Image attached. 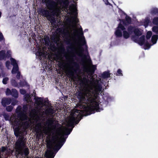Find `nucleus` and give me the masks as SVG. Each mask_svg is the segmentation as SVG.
<instances>
[{
    "instance_id": "32",
    "label": "nucleus",
    "mask_w": 158,
    "mask_h": 158,
    "mask_svg": "<svg viewBox=\"0 0 158 158\" xmlns=\"http://www.w3.org/2000/svg\"><path fill=\"white\" fill-rule=\"evenodd\" d=\"M10 60L11 61V64L13 66L18 65L15 59L13 58H10Z\"/></svg>"
},
{
    "instance_id": "39",
    "label": "nucleus",
    "mask_w": 158,
    "mask_h": 158,
    "mask_svg": "<svg viewBox=\"0 0 158 158\" xmlns=\"http://www.w3.org/2000/svg\"><path fill=\"white\" fill-rule=\"evenodd\" d=\"M152 35V33L151 31H148L147 33L146 38L147 40L150 39Z\"/></svg>"
},
{
    "instance_id": "30",
    "label": "nucleus",
    "mask_w": 158,
    "mask_h": 158,
    "mask_svg": "<svg viewBox=\"0 0 158 158\" xmlns=\"http://www.w3.org/2000/svg\"><path fill=\"white\" fill-rule=\"evenodd\" d=\"M19 67L18 65L14 66L12 69L11 73L12 74L16 73L19 70Z\"/></svg>"
},
{
    "instance_id": "13",
    "label": "nucleus",
    "mask_w": 158,
    "mask_h": 158,
    "mask_svg": "<svg viewBox=\"0 0 158 158\" xmlns=\"http://www.w3.org/2000/svg\"><path fill=\"white\" fill-rule=\"evenodd\" d=\"M137 41L135 42V43H138L139 45L142 46L145 43V36L144 35H142L138 39V37L136 38Z\"/></svg>"
},
{
    "instance_id": "28",
    "label": "nucleus",
    "mask_w": 158,
    "mask_h": 158,
    "mask_svg": "<svg viewBox=\"0 0 158 158\" xmlns=\"http://www.w3.org/2000/svg\"><path fill=\"white\" fill-rule=\"evenodd\" d=\"M96 66L95 65H92L89 70V72L93 74L94 73L96 69Z\"/></svg>"
},
{
    "instance_id": "9",
    "label": "nucleus",
    "mask_w": 158,
    "mask_h": 158,
    "mask_svg": "<svg viewBox=\"0 0 158 158\" xmlns=\"http://www.w3.org/2000/svg\"><path fill=\"white\" fill-rule=\"evenodd\" d=\"M76 118L74 116H72L69 120L67 123V126L69 127H74V123H75L76 124H78L81 118L79 119L77 121H76Z\"/></svg>"
},
{
    "instance_id": "14",
    "label": "nucleus",
    "mask_w": 158,
    "mask_h": 158,
    "mask_svg": "<svg viewBox=\"0 0 158 158\" xmlns=\"http://www.w3.org/2000/svg\"><path fill=\"white\" fill-rule=\"evenodd\" d=\"M80 36L82 37L83 38V40H81V43H82V45H85V46L86 48H87V46L86 45V42L85 40V38L83 35V31L82 28H81V32L79 33ZM86 51L88 52V49H87L86 50Z\"/></svg>"
},
{
    "instance_id": "63",
    "label": "nucleus",
    "mask_w": 158,
    "mask_h": 158,
    "mask_svg": "<svg viewBox=\"0 0 158 158\" xmlns=\"http://www.w3.org/2000/svg\"><path fill=\"white\" fill-rule=\"evenodd\" d=\"M2 152H4L6 150V148L4 147H2Z\"/></svg>"
},
{
    "instance_id": "25",
    "label": "nucleus",
    "mask_w": 158,
    "mask_h": 158,
    "mask_svg": "<svg viewBox=\"0 0 158 158\" xmlns=\"http://www.w3.org/2000/svg\"><path fill=\"white\" fill-rule=\"evenodd\" d=\"M41 124L40 123H38L36 126V127L35 129V132L37 133H39L41 130Z\"/></svg>"
},
{
    "instance_id": "34",
    "label": "nucleus",
    "mask_w": 158,
    "mask_h": 158,
    "mask_svg": "<svg viewBox=\"0 0 158 158\" xmlns=\"http://www.w3.org/2000/svg\"><path fill=\"white\" fill-rule=\"evenodd\" d=\"M153 23L156 26H158V17H154L152 19Z\"/></svg>"
},
{
    "instance_id": "44",
    "label": "nucleus",
    "mask_w": 158,
    "mask_h": 158,
    "mask_svg": "<svg viewBox=\"0 0 158 158\" xmlns=\"http://www.w3.org/2000/svg\"><path fill=\"white\" fill-rule=\"evenodd\" d=\"M23 152L25 156H27L29 153L28 148H25L23 150Z\"/></svg>"
},
{
    "instance_id": "54",
    "label": "nucleus",
    "mask_w": 158,
    "mask_h": 158,
    "mask_svg": "<svg viewBox=\"0 0 158 158\" xmlns=\"http://www.w3.org/2000/svg\"><path fill=\"white\" fill-rule=\"evenodd\" d=\"M20 93L23 95H24L26 94V91L25 89H20Z\"/></svg>"
},
{
    "instance_id": "5",
    "label": "nucleus",
    "mask_w": 158,
    "mask_h": 158,
    "mask_svg": "<svg viewBox=\"0 0 158 158\" xmlns=\"http://www.w3.org/2000/svg\"><path fill=\"white\" fill-rule=\"evenodd\" d=\"M102 88V85L97 83L93 85L90 88V89L93 91V94H98L99 92L101 91Z\"/></svg>"
},
{
    "instance_id": "3",
    "label": "nucleus",
    "mask_w": 158,
    "mask_h": 158,
    "mask_svg": "<svg viewBox=\"0 0 158 158\" xmlns=\"http://www.w3.org/2000/svg\"><path fill=\"white\" fill-rule=\"evenodd\" d=\"M39 12L40 14L41 13L43 16L46 17L48 20H50L52 22L55 21V18L51 16V15L48 10L41 8L39 10Z\"/></svg>"
},
{
    "instance_id": "51",
    "label": "nucleus",
    "mask_w": 158,
    "mask_h": 158,
    "mask_svg": "<svg viewBox=\"0 0 158 158\" xmlns=\"http://www.w3.org/2000/svg\"><path fill=\"white\" fill-rule=\"evenodd\" d=\"M108 98H107L106 100H105L104 102L102 103V105L103 107H106L109 103V102L107 100Z\"/></svg>"
},
{
    "instance_id": "47",
    "label": "nucleus",
    "mask_w": 158,
    "mask_h": 158,
    "mask_svg": "<svg viewBox=\"0 0 158 158\" xmlns=\"http://www.w3.org/2000/svg\"><path fill=\"white\" fill-rule=\"evenodd\" d=\"M70 8L73 10H77V5L74 4H72L70 6Z\"/></svg>"
},
{
    "instance_id": "26",
    "label": "nucleus",
    "mask_w": 158,
    "mask_h": 158,
    "mask_svg": "<svg viewBox=\"0 0 158 158\" xmlns=\"http://www.w3.org/2000/svg\"><path fill=\"white\" fill-rule=\"evenodd\" d=\"M115 34L117 37H120L122 36V31L119 29H117L116 31Z\"/></svg>"
},
{
    "instance_id": "18",
    "label": "nucleus",
    "mask_w": 158,
    "mask_h": 158,
    "mask_svg": "<svg viewBox=\"0 0 158 158\" xmlns=\"http://www.w3.org/2000/svg\"><path fill=\"white\" fill-rule=\"evenodd\" d=\"M112 75V74L110 73L109 71H106L104 72L101 75V77L103 79H105L107 78H109L110 77V75Z\"/></svg>"
},
{
    "instance_id": "23",
    "label": "nucleus",
    "mask_w": 158,
    "mask_h": 158,
    "mask_svg": "<svg viewBox=\"0 0 158 158\" xmlns=\"http://www.w3.org/2000/svg\"><path fill=\"white\" fill-rule=\"evenodd\" d=\"M44 40L45 45L47 46H48L50 42V40H49V36L47 35H45L44 36Z\"/></svg>"
},
{
    "instance_id": "55",
    "label": "nucleus",
    "mask_w": 158,
    "mask_h": 158,
    "mask_svg": "<svg viewBox=\"0 0 158 158\" xmlns=\"http://www.w3.org/2000/svg\"><path fill=\"white\" fill-rule=\"evenodd\" d=\"M2 40H5V39L2 33L1 32H0V41Z\"/></svg>"
},
{
    "instance_id": "11",
    "label": "nucleus",
    "mask_w": 158,
    "mask_h": 158,
    "mask_svg": "<svg viewBox=\"0 0 158 158\" xmlns=\"http://www.w3.org/2000/svg\"><path fill=\"white\" fill-rule=\"evenodd\" d=\"M35 102L36 104L40 105H44L45 104H48L49 103L48 100H44L41 97H37L35 98Z\"/></svg>"
},
{
    "instance_id": "21",
    "label": "nucleus",
    "mask_w": 158,
    "mask_h": 158,
    "mask_svg": "<svg viewBox=\"0 0 158 158\" xmlns=\"http://www.w3.org/2000/svg\"><path fill=\"white\" fill-rule=\"evenodd\" d=\"M11 95L15 98H17L18 97V94L17 90L15 89H12Z\"/></svg>"
},
{
    "instance_id": "36",
    "label": "nucleus",
    "mask_w": 158,
    "mask_h": 158,
    "mask_svg": "<svg viewBox=\"0 0 158 158\" xmlns=\"http://www.w3.org/2000/svg\"><path fill=\"white\" fill-rule=\"evenodd\" d=\"M6 110L9 112H11L12 111L13 108V107L11 105L8 106H6Z\"/></svg>"
},
{
    "instance_id": "57",
    "label": "nucleus",
    "mask_w": 158,
    "mask_h": 158,
    "mask_svg": "<svg viewBox=\"0 0 158 158\" xmlns=\"http://www.w3.org/2000/svg\"><path fill=\"white\" fill-rule=\"evenodd\" d=\"M10 62L9 61L7 60L6 62V65L7 67H9L10 66Z\"/></svg>"
},
{
    "instance_id": "42",
    "label": "nucleus",
    "mask_w": 158,
    "mask_h": 158,
    "mask_svg": "<svg viewBox=\"0 0 158 158\" xmlns=\"http://www.w3.org/2000/svg\"><path fill=\"white\" fill-rule=\"evenodd\" d=\"M11 83L12 86L15 87H17L18 86V84L15 80H12L11 81Z\"/></svg>"
},
{
    "instance_id": "48",
    "label": "nucleus",
    "mask_w": 158,
    "mask_h": 158,
    "mask_svg": "<svg viewBox=\"0 0 158 158\" xmlns=\"http://www.w3.org/2000/svg\"><path fill=\"white\" fill-rule=\"evenodd\" d=\"M3 116L5 118V119L7 121L9 120V115L6 113L4 114H3Z\"/></svg>"
},
{
    "instance_id": "12",
    "label": "nucleus",
    "mask_w": 158,
    "mask_h": 158,
    "mask_svg": "<svg viewBox=\"0 0 158 158\" xmlns=\"http://www.w3.org/2000/svg\"><path fill=\"white\" fill-rule=\"evenodd\" d=\"M11 102V100L10 98H3L2 100V106L5 107L6 105H9L10 104Z\"/></svg>"
},
{
    "instance_id": "7",
    "label": "nucleus",
    "mask_w": 158,
    "mask_h": 158,
    "mask_svg": "<svg viewBox=\"0 0 158 158\" xmlns=\"http://www.w3.org/2000/svg\"><path fill=\"white\" fill-rule=\"evenodd\" d=\"M73 64L75 68H72V71H69L68 73V74L69 76L72 77H74L75 73H76L77 72L79 69V64L75 62H73Z\"/></svg>"
},
{
    "instance_id": "62",
    "label": "nucleus",
    "mask_w": 158,
    "mask_h": 158,
    "mask_svg": "<svg viewBox=\"0 0 158 158\" xmlns=\"http://www.w3.org/2000/svg\"><path fill=\"white\" fill-rule=\"evenodd\" d=\"M86 80V79L85 78H83V80H81V83L84 84Z\"/></svg>"
},
{
    "instance_id": "24",
    "label": "nucleus",
    "mask_w": 158,
    "mask_h": 158,
    "mask_svg": "<svg viewBox=\"0 0 158 158\" xmlns=\"http://www.w3.org/2000/svg\"><path fill=\"white\" fill-rule=\"evenodd\" d=\"M136 27L134 26L130 25L127 28V31L129 33L131 34L134 32V29Z\"/></svg>"
},
{
    "instance_id": "27",
    "label": "nucleus",
    "mask_w": 158,
    "mask_h": 158,
    "mask_svg": "<svg viewBox=\"0 0 158 158\" xmlns=\"http://www.w3.org/2000/svg\"><path fill=\"white\" fill-rule=\"evenodd\" d=\"M57 2L61 4L63 3L64 5H68L69 4L68 0H57Z\"/></svg>"
},
{
    "instance_id": "16",
    "label": "nucleus",
    "mask_w": 158,
    "mask_h": 158,
    "mask_svg": "<svg viewBox=\"0 0 158 158\" xmlns=\"http://www.w3.org/2000/svg\"><path fill=\"white\" fill-rule=\"evenodd\" d=\"M67 137L65 138L64 136L62 135L61 137L60 140L58 141L57 145L60 146V148H61L63 146L66 140Z\"/></svg>"
},
{
    "instance_id": "4",
    "label": "nucleus",
    "mask_w": 158,
    "mask_h": 158,
    "mask_svg": "<svg viewBox=\"0 0 158 158\" xmlns=\"http://www.w3.org/2000/svg\"><path fill=\"white\" fill-rule=\"evenodd\" d=\"M24 137L22 135H20L15 143V146L18 150H21L24 146L25 143L24 140Z\"/></svg>"
},
{
    "instance_id": "1",
    "label": "nucleus",
    "mask_w": 158,
    "mask_h": 158,
    "mask_svg": "<svg viewBox=\"0 0 158 158\" xmlns=\"http://www.w3.org/2000/svg\"><path fill=\"white\" fill-rule=\"evenodd\" d=\"M103 110L102 107L101 108H100L98 102L92 101L90 105L87 106L85 109L84 112L85 115L87 116L94 114L95 111L99 112Z\"/></svg>"
},
{
    "instance_id": "64",
    "label": "nucleus",
    "mask_w": 158,
    "mask_h": 158,
    "mask_svg": "<svg viewBox=\"0 0 158 158\" xmlns=\"http://www.w3.org/2000/svg\"><path fill=\"white\" fill-rule=\"evenodd\" d=\"M16 103L15 102H12L11 105L13 106H15L16 104Z\"/></svg>"
},
{
    "instance_id": "52",
    "label": "nucleus",
    "mask_w": 158,
    "mask_h": 158,
    "mask_svg": "<svg viewBox=\"0 0 158 158\" xmlns=\"http://www.w3.org/2000/svg\"><path fill=\"white\" fill-rule=\"evenodd\" d=\"M60 148V146L58 145H57L55 147V148H54V150L55 151H56V152H58V151L60 148Z\"/></svg>"
},
{
    "instance_id": "50",
    "label": "nucleus",
    "mask_w": 158,
    "mask_h": 158,
    "mask_svg": "<svg viewBox=\"0 0 158 158\" xmlns=\"http://www.w3.org/2000/svg\"><path fill=\"white\" fill-rule=\"evenodd\" d=\"M11 90L9 88H7L6 91V94L7 95H11Z\"/></svg>"
},
{
    "instance_id": "56",
    "label": "nucleus",
    "mask_w": 158,
    "mask_h": 158,
    "mask_svg": "<svg viewBox=\"0 0 158 158\" xmlns=\"http://www.w3.org/2000/svg\"><path fill=\"white\" fill-rule=\"evenodd\" d=\"M20 72H18L17 73V75L16 76V78L18 80H19L20 78Z\"/></svg>"
},
{
    "instance_id": "60",
    "label": "nucleus",
    "mask_w": 158,
    "mask_h": 158,
    "mask_svg": "<svg viewBox=\"0 0 158 158\" xmlns=\"http://www.w3.org/2000/svg\"><path fill=\"white\" fill-rule=\"evenodd\" d=\"M77 97L78 98H82V95L81 92H80L78 93Z\"/></svg>"
},
{
    "instance_id": "53",
    "label": "nucleus",
    "mask_w": 158,
    "mask_h": 158,
    "mask_svg": "<svg viewBox=\"0 0 158 158\" xmlns=\"http://www.w3.org/2000/svg\"><path fill=\"white\" fill-rule=\"evenodd\" d=\"M13 123L15 124V126L16 127L19 126L20 123L19 121L17 120H15Z\"/></svg>"
},
{
    "instance_id": "58",
    "label": "nucleus",
    "mask_w": 158,
    "mask_h": 158,
    "mask_svg": "<svg viewBox=\"0 0 158 158\" xmlns=\"http://www.w3.org/2000/svg\"><path fill=\"white\" fill-rule=\"evenodd\" d=\"M105 4L106 5H110V4L108 2V0H103Z\"/></svg>"
},
{
    "instance_id": "15",
    "label": "nucleus",
    "mask_w": 158,
    "mask_h": 158,
    "mask_svg": "<svg viewBox=\"0 0 158 158\" xmlns=\"http://www.w3.org/2000/svg\"><path fill=\"white\" fill-rule=\"evenodd\" d=\"M14 131V134L16 137H18L20 135L21 132L20 131V127L19 126L14 127H13Z\"/></svg>"
},
{
    "instance_id": "6",
    "label": "nucleus",
    "mask_w": 158,
    "mask_h": 158,
    "mask_svg": "<svg viewBox=\"0 0 158 158\" xmlns=\"http://www.w3.org/2000/svg\"><path fill=\"white\" fill-rule=\"evenodd\" d=\"M21 106H18L16 109V113H18L20 112L18 114L17 117L19 118V119L22 121H24L27 120V117L24 114V113L21 111Z\"/></svg>"
},
{
    "instance_id": "2",
    "label": "nucleus",
    "mask_w": 158,
    "mask_h": 158,
    "mask_svg": "<svg viewBox=\"0 0 158 158\" xmlns=\"http://www.w3.org/2000/svg\"><path fill=\"white\" fill-rule=\"evenodd\" d=\"M44 2L48 9L52 10V15L54 16L55 14V8L57 5V3L53 0H44Z\"/></svg>"
},
{
    "instance_id": "38",
    "label": "nucleus",
    "mask_w": 158,
    "mask_h": 158,
    "mask_svg": "<svg viewBox=\"0 0 158 158\" xmlns=\"http://www.w3.org/2000/svg\"><path fill=\"white\" fill-rule=\"evenodd\" d=\"M152 31L156 34H158V27L157 26H153L152 28Z\"/></svg>"
},
{
    "instance_id": "29",
    "label": "nucleus",
    "mask_w": 158,
    "mask_h": 158,
    "mask_svg": "<svg viewBox=\"0 0 158 158\" xmlns=\"http://www.w3.org/2000/svg\"><path fill=\"white\" fill-rule=\"evenodd\" d=\"M19 84L21 87H23L25 86H28V84L27 82L24 80L21 81H20L19 83Z\"/></svg>"
},
{
    "instance_id": "41",
    "label": "nucleus",
    "mask_w": 158,
    "mask_h": 158,
    "mask_svg": "<svg viewBox=\"0 0 158 158\" xmlns=\"http://www.w3.org/2000/svg\"><path fill=\"white\" fill-rule=\"evenodd\" d=\"M115 75L117 76H123L122 73V71L120 69H118Z\"/></svg>"
},
{
    "instance_id": "10",
    "label": "nucleus",
    "mask_w": 158,
    "mask_h": 158,
    "mask_svg": "<svg viewBox=\"0 0 158 158\" xmlns=\"http://www.w3.org/2000/svg\"><path fill=\"white\" fill-rule=\"evenodd\" d=\"M120 21L121 23H123V24L125 26L131 24L132 22L131 18L127 15H126L125 19H121Z\"/></svg>"
},
{
    "instance_id": "59",
    "label": "nucleus",
    "mask_w": 158,
    "mask_h": 158,
    "mask_svg": "<svg viewBox=\"0 0 158 158\" xmlns=\"http://www.w3.org/2000/svg\"><path fill=\"white\" fill-rule=\"evenodd\" d=\"M23 125L27 127L28 125V122L27 121H26L23 123Z\"/></svg>"
},
{
    "instance_id": "31",
    "label": "nucleus",
    "mask_w": 158,
    "mask_h": 158,
    "mask_svg": "<svg viewBox=\"0 0 158 158\" xmlns=\"http://www.w3.org/2000/svg\"><path fill=\"white\" fill-rule=\"evenodd\" d=\"M123 36L125 39L128 38L130 36V34L129 32H127L126 31H123Z\"/></svg>"
},
{
    "instance_id": "35",
    "label": "nucleus",
    "mask_w": 158,
    "mask_h": 158,
    "mask_svg": "<svg viewBox=\"0 0 158 158\" xmlns=\"http://www.w3.org/2000/svg\"><path fill=\"white\" fill-rule=\"evenodd\" d=\"M54 110L51 108L48 109L46 110V112L47 113L51 114H53L54 113Z\"/></svg>"
},
{
    "instance_id": "45",
    "label": "nucleus",
    "mask_w": 158,
    "mask_h": 158,
    "mask_svg": "<svg viewBox=\"0 0 158 158\" xmlns=\"http://www.w3.org/2000/svg\"><path fill=\"white\" fill-rule=\"evenodd\" d=\"M73 130V128H67L65 130L66 135H69Z\"/></svg>"
},
{
    "instance_id": "37",
    "label": "nucleus",
    "mask_w": 158,
    "mask_h": 158,
    "mask_svg": "<svg viewBox=\"0 0 158 158\" xmlns=\"http://www.w3.org/2000/svg\"><path fill=\"white\" fill-rule=\"evenodd\" d=\"M51 152L50 153H48L46 155V157L47 158H53L54 157L55 155L52 153V152L50 151L49 152Z\"/></svg>"
},
{
    "instance_id": "8",
    "label": "nucleus",
    "mask_w": 158,
    "mask_h": 158,
    "mask_svg": "<svg viewBox=\"0 0 158 158\" xmlns=\"http://www.w3.org/2000/svg\"><path fill=\"white\" fill-rule=\"evenodd\" d=\"M133 33L135 35H132L131 39L134 42L137 41L136 38L141 35L142 34V32L140 29L136 27L134 29Z\"/></svg>"
},
{
    "instance_id": "22",
    "label": "nucleus",
    "mask_w": 158,
    "mask_h": 158,
    "mask_svg": "<svg viewBox=\"0 0 158 158\" xmlns=\"http://www.w3.org/2000/svg\"><path fill=\"white\" fill-rule=\"evenodd\" d=\"M158 39V35H153L152 37L151 41L153 44L156 43Z\"/></svg>"
},
{
    "instance_id": "46",
    "label": "nucleus",
    "mask_w": 158,
    "mask_h": 158,
    "mask_svg": "<svg viewBox=\"0 0 158 158\" xmlns=\"http://www.w3.org/2000/svg\"><path fill=\"white\" fill-rule=\"evenodd\" d=\"M118 29H119V28L121 29V30L124 31L125 29V28L124 26L122 25L121 23H119L118 24Z\"/></svg>"
},
{
    "instance_id": "40",
    "label": "nucleus",
    "mask_w": 158,
    "mask_h": 158,
    "mask_svg": "<svg viewBox=\"0 0 158 158\" xmlns=\"http://www.w3.org/2000/svg\"><path fill=\"white\" fill-rule=\"evenodd\" d=\"M144 46L146 48V49H148L150 48L152 45L149 44L148 41H147L144 44Z\"/></svg>"
},
{
    "instance_id": "33",
    "label": "nucleus",
    "mask_w": 158,
    "mask_h": 158,
    "mask_svg": "<svg viewBox=\"0 0 158 158\" xmlns=\"http://www.w3.org/2000/svg\"><path fill=\"white\" fill-rule=\"evenodd\" d=\"M150 22V20L148 18H146L143 22L144 25L145 27H147Z\"/></svg>"
},
{
    "instance_id": "20",
    "label": "nucleus",
    "mask_w": 158,
    "mask_h": 158,
    "mask_svg": "<svg viewBox=\"0 0 158 158\" xmlns=\"http://www.w3.org/2000/svg\"><path fill=\"white\" fill-rule=\"evenodd\" d=\"M6 57V52L4 50L0 51V60H2Z\"/></svg>"
},
{
    "instance_id": "49",
    "label": "nucleus",
    "mask_w": 158,
    "mask_h": 158,
    "mask_svg": "<svg viewBox=\"0 0 158 158\" xmlns=\"http://www.w3.org/2000/svg\"><path fill=\"white\" fill-rule=\"evenodd\" d=\"M9 78L6 77L4 78L2 80V83L3 84L6 85L7 84V81L9 80Z\"/></svg>"
},
{
    "instance_id": "61",
    "label": "nucleus",
    "mask_w": 158,
    "mask_h": 158,
    "mask_svg": "<svg viewBox=\"0 0 158 158\" xmlns=\"http://www.w3.org/2000/svg\"><path fill=\"white\" fill-rule=\"evenodd\" d=\"M66 44H71V40L69 39H68L66 41Z\"/></svg>"
},
{
    "instance_id": "17",
    "label": "nucleus",
    "mask_w": 158,
    "mask_h": 158,
    "mask_svg": "<svg viewBox=\"0 0 158 158\" xmlns=\"http://www.w3.org/2000/svg\"><path fill=\"white\" fill-rule=\"evenodd\" d=\"M81 46L79 47V50L80 51V56H81L85 59H86V56L84 54V49L83 47L82 46V43H81Z\"/></svg>"
},
{
    "instance_id": "19",
    "label": "nucleus",
    "mask_w": 158,
    "mask_h": 158,
    "mask_svg": "<svg viewBox=\"0 0 158 158\" xmlns=\"http://www.w3.org/2000/svg\"><path fill=\"white\" fill-rule=\"evenodd\" d=\"M150 13L153 15L158 16V9L156 8H152L150 10Z\"/></svg>"
},
{
    "instance_id": "43",
    "label": "nucleus",
    "mask_w": 158,
    "mask_h": 158,
    "mask_svg": "<svg viewBox=\"0 0 158 158\" xmlns=\"http://www.w3.org/2000/svg\"><path fill=\"white\" fill-rule=\"evenodd\" d=\"M30 98H31V97L29 94H26L24 96V99L27 102L28 101L29 99H30Z\"/></svg>"
}]
</instances>
